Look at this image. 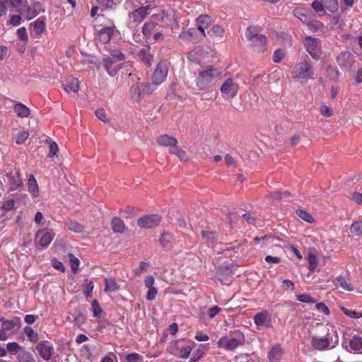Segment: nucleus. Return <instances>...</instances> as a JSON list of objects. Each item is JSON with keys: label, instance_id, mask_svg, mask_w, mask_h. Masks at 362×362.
Segmentation results:
<instances>
[{"label": "nucleus", "instance_id": "obj_55", "mask_svg": "<svg viewBox=\"0 0 362 362\" xmlns=\"http://www.w3.org/2000/svg\"><path fill=\"white\" fill-rule=\"evenodd\" d=\"M69 261H70L71 269L74 272H76L78 270V266H79V264H80L79 259L78 258H76L72 254H69Z\"/></svg>", "mask_w": 362, "mask_h": 362}, {"label": "nucleus", "instance_id": "obj_7", "mask_svg": "<svg viewBox=\"0 0 362 362\" xmlns=\"http://www.w3.org/2000/svg\"><path fill=\"white\" fill-rule=\"evenodd\" d=\"M168 73V65L165 62H160L158 64L155 71L152 76V83L151 88H153V90L156 88L158 85H160L166 78Z\"/></svg>", "mask_w": 362, "mask_h": 362}, {"label": "nucleus", "instance_id": "obj_37", "mask_svg": "<svg viewBox=\"0 0 362 362\" xmlns=\"http://www.w3.org/2000/svg\"><path fill=\"white\" fill-rule=\"evenodd\" d=\"M170 153L176 156L182 161H187L189 160L187 153L182 148L179 147L177 144H176L175 146L172 148Z\"/></svg>", "mask_w": 362, "mask_h": 362}, {"label": "nucleus", "instance_id": "obj_56", "mask_svg": "<svg viewBox=\"0 0 362 362\" xmlns=\"http://www.w3.org/2000/svg\"><path fill=\"white\" fill-rule=\"evenodd\" d=\"M204 354V350L203 348L200 347V348L197 349V350H195L193 352L192 356L189 360V362L197 361L198 359H199L200 358H202Z\"/></svg>", "mask_w": 362, "mask_h": 362}, {"label": "nucleus", "instance_id": "obj_27", "mask_svg": "<svg viewBox=\"0 0 362 362\" xmlns=\"http://www.w3.org/2000/svg\"><path fill=\"white\" fill-rule=\"evenodd\" d=\"M119 289V285L117 283L114 278L109 277L105 279V293H115Z\"/></svg>", "mask_w": 362, "mask_h": 362}, {"label": "nucleus", "instance_id": "obj_35", "mask_svg": "<svg viewBox=\"0 0 362 362\" xmlns=\"http://www.w3.org/2000/svg\"><path fill=\"white\" fill-rule=\"evenodd\" d=\"M296 215L303 221L308 223H313L315 221V219L314 217L310 214L308 211L303 210V209H297L296 211Z\"/></svg>", "mask_w": 362, "mask_h": 362}, {"label": "nucleus", "instance_id": "obj_46", "mask_svg": "<svg viewBox=\"0 0 362 362\" xmlns=\"http://www.w3.org/2000/svg\"><path fill=\"white\" fill-rule=\"evenodd\" d=\"M7 351L11 354H16L18 352L21 353L23 348L16 342H9L6 344Z\"/></svg>", "mask_w": 362, "mask_h": 362}, {"label": "nucleus", "instance_id": "obj_42", "mask_svg": "<svg viewBox=\"0 0 362 362\" xmlns=\"http://www.w3.org/2000/svg\"><path fill=\"white\" fill-rule=\"evenodd\" d=\"M66 226L69 230L76 233H81L83 230V225L74 220L67 221L66 222Z\"/></svg>", "mask_w": 362, "mask_h": 362}, {"label": "nucleus", "instance_id": "obj_60", "mask_svg": "<svg viewBox=\"0 0 362 362\" xmlns=\"http://www.w3.org/2000/svg\"><path fill=\"white\" fill-rule=\"evenodd\" d=\"M21 23V16L20 15H13L9 21L7 22L8 25L13 26L19 25Z\"/></svg>", "mask_w": 362, "mask_h": 362}, {"label": "nucleus", "instance_id": "obj_33", "mask_svg": "<svg viewBox=\"0 0 362 362\" xmlns=\"http://www.w3.org/2000/svg\"><path fill=\"white\" fill-rule=\"evenodd\" d=\"M29 136V134L27 131L17 130L13 132V139L18 144L24 143Z\"/></svg>", "mask_w": 362, "mask_h": 362}, {"label": "nucleus", "instance_id": "obj_39", "mask_svg": "<svg viewBox=\"0 0 362 362\" xmlns=\"http://www.w3.org/2000/svg\"><path fill=\"white\" fill-rule=\"evenodd\" d=\"M173 240V235L168 232H163L161 234L160 242L163 247H168L172 245Z\"/></svg>", "mask_w": 362, "mask_h": 362}, {"label": "nucleus", "instance_id": "obj_45", "mask_svg": "<svg viewBox=\"0 0 362 362\" xmlns=\"http://www.w3.org/2000/svg\"><path fill=\"white\" fill-rule=\"evenodd\" d=\"M350 230L354 235H362V220L354 222L351 226Z\"/></svg>", "mask_w": 362, "mask_h": 362}, {"label": "nucleus", "instance_id": "obj_8", "mask_svg": "<svg viewBox=\"0 0 362 362\" xmlns=\"http://www.w3.org/2000/svg\"><path fill=\"white\" fill-rule=\"evenodd\" d=\"M243 340L244 337L241 334L233 338L223 336L217 341V346L228 351H233L243 342Z\"/></svg>", "mask_w": 362, "mask_h": 362}, {"label": "nucleus", "instance_id": "obj_40", "mask_svg": "<svg viewBox=\"0 0 362 362\" xmlns=\"http://www.w3.org/2000/svg\"><path fill=\"white\" fill-rule=\"evenodd\" d=\"M350 349L354 351H362V339L359 337H354L349 342Z\"/></svg>", "mask_w": 362, "mask_h": 362}, {"label": "nucleus", "instance_id": "obj_47", "mask_svg": "<svg viewBox=\"0 0 362 362\" xmlns=\"http://www.w3.org/2000/svg\"><path fill=\"white\" fill-rule=\"evenodd\" d=\"M324 6L329 11L334 12L338 9L337 0H321Z\"/></svg>", "mask_w": 362, "mask_h": 362}, {"label": "nucleus", "instance_id": "obj_50", "mask_svg": "<svg viewBox=\"0 0 362 362\" xmlns=\"http://www.w3.org/2000/svg\"><path fill=\"white\" fill-rule=\"evenodd\" d=\"M18 358L20 362H35V360L33 358L32 355L30 353L26 352L25 351H23L21 353H19Z\"/></svg>", "mask_w": 362, "mask_h": 362}, {"label": "nucleus", "instance_id": "obj_26", "mask_svg": "<svg viewBox=\"0 0 362 362\" xmlns=\"http://www.w3.org/2000/svg\"><path fill=\"white\" fill-rule=\"evenodd\" d=\"M43 11L44 10L40 3H34L28 8L27 18L29 20L33 19Z\"/></svg>", "mask_w": 362, "mask_h": 362}, {"label": "nucleus", "instance_id": "obj_1", "mask_svg": "<svg viewBox=\"0 0 362 362\" xmlns=\"http://www.w3.org/2000/svg\"><path fill=\"white\" fill-rule=\"evenodd\" d=\"M291 77L297 83L305 84L309 80H314L317 77L315 68L311 62L302 60L298 62L291 71Z\"/></svg>", "mask_w": 362, "mask_h": 362}, {"label": "nucleus", "instance_id": "obj_59", "mask_svg": "<svg viewBox=\"0 0 362 362\" xmlns=\"http://www.w3.org/2000/svg\"><path fill=\"white\" fill-rule=\"evenodd\" d=\"M92 308L94 317H99L100 313H102V309L99 305V303L97 300H94L92 302Z\"/></svg>", "mask_w": 362, "mask_h": 362}, {"label": "nucleus", "instance_id": "obj_49", "mask_svg": "<svg viewBox=\"0 0 362 362\" xmlns=\"http://www.w3.org/2000/svg\"><path fill=\"white\" fill-rule=\"evenodd\" d=\"M202 236L203 239L206 240V242L212 243L216 239V234L212 231H202Z\"/></svg>", "mask_w": 362, "mask_h": 362}, {"label": "nucleus", "instance_id": "obj_52", "mask_svg": "<svg viewBox=\"0 0 362 362\" xmlns=\"http://www.w3.org/2000/svg\"><path fill=\"white\" fill-rule=\"evenodd\" d=\"M308 261L309 263V270L310 272H313L317 266V260L316 256L313 254H309Z\"/></svg>", "mask_w": 362, "mask_h": 362}, {"label": "nucleus", "instance_id": "obj_12", "mask_svg": "<svg viewBox=\"0 0 362 362\" xmlns=\"http://www.w3.org/2000/svg\"><path fill=\"white\" fill-rule=\"evenodd\" d=\"M153 88H151V84L136 83L131 87L132 97L134 100H139L141 95L151 93Z\"/></svg>", "mask_w": 362, "mask_h": 362}, {"label": "nucleus", "instance_id": "obj_25", "mask_svg": "<svg viewBox=\"0 0 362 362\" xmlns=\"http://www.w3.org/2000/svg\"><path fill=\"white\" fill-rule=\"evenodd\" d=\"M13 110L18 117H27L30 113V108L21 103H16L13 106Z\"/></svg>", "mask_w": 362, "mask_h": 362}, {"label": "nucleus", "instance_id": "obj_41", "mask_svg": "<svg viewBox=\"0 0 362 362\" xmlns=\"http://www.w3.org/2000/svg\"><path fill=\"white\" fill-rule=\"evenodd\" d=\"M261 34L259 33V28L255 26H250L247 28L245 32L246 38L249 40H255Z\"/></svg>", "mask_w": 362, "mask_h": 362}, {"label": "nucleus", "instance_id": "obj_9", "mask_svg": "<svg viewBox=\"0 0 362 362\" xmlns=\"http://www.w3.org/2000/svg\"><path fill=\"white\" fill-rule=\"evenodd\" d=\"M303 43L307 52L313 59H318L320 58L322 52L320 42L318 39L308 36L305 37Z\"/></svg>", "mask_w": 362, "mask_h": 362}, {"label": "nucleus", "instance_id": "obj_6", "mask_svg": "<svg viewBox=\"0 0 362 362\" xmlns=\"http://www.w3.org/2000/svg\"><path fill=\"white\" fill-rule=\"evenodd\" d=\"M194 344L193 341L178 340L171 343L170 347L175 346V349L171 351L175 355H178L182 358H187L189 357Z\"/></svg>", "mask_w": 362, "mask_h": 362}, {"label": "nucleus", "instance_id": "obj_5", "mask_svg": "<svg viewBox=\"0 0 362 362\" xmlns=\"http://www.w3.org/2000/svg\"><path fill=\"white\" fill-rule=\"evenodd\" d=\"M176 11L173 9H156V12L151 15V20L154 21L156 24L161 23L162 27H168L170 25V21H175V14Z\"/></svg>", "mask_w": 362, "mask_h": 362}, {"label": "nucleus", "instance_id": "obj_4", "mask_svg": "<svg viewBox=\"0 0 362 362\" xmlns=\"http://www.w3.org/2000/svg\"><path fill=\"white\" fill-rule=\"evenodd\" d=\"M239 78L237 76L226 78L220 88V92L225 99H232L238 93L240 86Z\"/></svg>", "mask_w": 362, "mask_h": 362}, {"label": "nucleus", "instance_id": "obj_38", "mask_svg": "<svg viewBox=\"0 0 362 362\" xmlns=\"http://www.w3.org/2000/svg\"><path fill=\"white\" fill-rule=\"evenodd\" d=\"M33 28L36 34L40 35L45 30V19L43 17L37 18L33 23Z\"/></svg>", "mask_w": 362, "mask_h": 362}, {"label": "nucleus", "instance_id": "obj_61", "mask_svg": "<svg viewBox=\"0 0 362 362\" xmlns=\"http://www.w3.org/2000/svg\"><path fill=\"white\" fill-rule=\"evenodd\" d=\"M15 322L13 320L3 321L1 327L8 333L15 327Z\"/></svg>", "mask_w": 362, "mask_h": 362}, {"label": "nucleus", "instance_id": "obj_30", "mask_svg": "<svg viewBox=\"0 0 362 362\" xmlns=\"http://www.w3.org/2000/svg\"><path fill=\"white\" fill-rule=\"evenodd\" d=\"M283 355V350L279 346H274L269 353L271 362H279Z\"/></svg>", "mask_w": 362, "mask_h": 362}, {"label": "nucleus", "instance_id": "obj_11", "mask_svg": "<svg viewBox=\"0 0 362 362\" xmlns=\"http://www.w3.org/2000/svg\"><path fill=\"white\" fill-rule=\"evenodd\" d=\"M137 7V8L129 14L130 20L136 24H139L144 20L150 9V6L148 5H139Z\"/></svg>", "mask_w": 362, "mask_h": 362}, {"label": "nucleus", "instance_id": "obj_20", "mask_svg": "<svg viewBox=\"0 0 362 362\" xmlns=\"http://www.w3.org/2000/svg\"><path fill=\"white\" fill-rule=\"evenodd\" d=\"M188 59L193 63L202 64L204 59V51L202 47H197L188 54Z\"/></svg>", "mask_w": 362, "mask_h": 362}, {"label": "nucleus", "instance_id": "obj_29", "mask_svg": "<svg viewBox=\"0 0 362 362\" xmlns=\"http://www.w3.org/2000/svg\"><path fill=\"white\" fill-rule=\"evenodd\" d=\"M28 191L31 193L33 197L39 196V187L35 176L31 174L29 175L28 181Z\"/></svg>", "mask_w": 362, "mask_h": 362}, {"label": "nucleus", "instance_id": "obj_63", "mask_svg": "<svg viewBox=\"0 0 362 362\" xmlns=\"http://www.w3.org/2000/svg\"><path fill=\"white\" fill-rule=\"evenodd\" d=\"M17 35L18 38L23 41L28 40L27 31L25 27H21L17 30Z\"/></svg>", "mask_w": 362, "mask_h": 362}, {"label": "nucleus", "instance_id": "obj_24", "mask_svg": "<svg viewBox=\"0 0 362 362\" xmlns=\"http://www.w3.org/2000/svg\"><path fill=\"white\" fill-rule=\"evenodd\" d=\"M266 37L263 35H259L255 40L250 41L251 46L254 47L256 52H263L265 50Z\"/></svg>", "mask_w": 362, "mask_h": 362}, {"label": "nucleus", "instance_id": "obj_3", "mask_svg": "<svg viewBox=\"0 0 362 362\" xmlns=\"http://www.w3.org/2000/svg\"><path fill=\"white\" fill-rule=\"evenodd\" d=\"M338 344V336L335 333H328L324 337L312 336L310 344L316 350L332 349Z\"/></svg>", "mask_w": 362, "mask_h": 362}, {"label": "nucleus", "instance_id": "obj_43", "mask_svg": "<svg viewBox=\"0 0 362 362\" xmlns=\"http://www.w3.org/2000/svg\"><path fill=\"white\" fill-rule=\"evenodd\" d=\"M293 15L299 19L302 23H306L310 19L307 16L305 11L302 8H296L293 10Z\"/></svg>", "mask_w": 362, "mask_h": 362}, {"label": "nucleus", "instance_id": "obj_32", "mask_svg": "<svg viewBox=\"0 0 362 362\" xmlns=\"http://www.w3.org/2000/svg\"><path fill=\"white\" fill-rule=\"evenodd\" d=\"M156 25V23L154 21L151 20V18L150 19V21L146 22L144 24L142 28V33L146 38L149 37L151 35L152 32L154 30Z\"/></svg>", "mask_w": 362, "mask_h": 362}, {"label": "nucleus", "instance_id": "obj_54", "mask_svg": "<svg viewBox=\"0 0 362 362\" xmlns=\"http://www.w3.org/2000/svg\"><path fill=\"white\" fill-rule=\"evenodd\" d=\"M49 144V152L48 157L52 158L57 154L59 151L58 145L55 141L51 140H47Z\"/></svg>", "mask_w": 362, "mask_h": 362}, {"label": "nucleus", "instance_id": "obj_57", "mask_svg": "<svg viewBox=\"0 0 362 362\" xmlns=\"http://www.w3.org/2000/svg\"><path fill=\"white\" fill-rule=\"evenodd\" d=\"M320 112L321 115L325 117H329L332 115L333 113L332 110L325 105H322L320 106Z\"/></svg>", "mask_w": 362, "mask_h": 362}, {"label": "nucleus", "instance_id": "obj_34", "mask_svg": "<svg viewBox=\"0 0 362 362\" xmlns=\"http://www.w3.org/2000/svg\"><path fill=\"white\" fill-rule=\"evenodd\" d=\"M112 228L114 232L121 233L124 231L125 225L124 221L117 217H115L112 221Z\"/></svg>", "mask_w": 362, "mask_h": 362}, {"label": "nucleus", "instance_id": "obj_22", "mask_svg": "<svg viewBox=\"0 0 362 362\" xmlns=\"http://www.w3.org/2000/svg\"><path fill=\"white\" fill-rule=\"evenodd\" d=\"M197 28L205 36V29H206L211 23V17L208 15H200L196 20Z\"/></svg>", "mask_w": 362, "mask_h": 362}, {"label": "nucleus", "instance_id": "obj_31", "mask_svg": "<svg viewBox=\"0 0 362 362\" xmlns=\"http://www.w3.org/2000/svg\"><path fill=\"white\" fill-rule=\"evenodd\" d=\"M139 57L141 61L146 65L151 66L153 62V56L149 52V48H143L139 51Z\"/></svg>", "mask_w": 362, "mask_h": 362}, {"label": "nucleus", "instance_id": "obj_10", "mask_svg": "<svg viewBox=\"0 0 362 362\" xmlns=\"http://www.w3.org/2000/svg\"><path fill=\"white\" fill-rule=\"evenodd\" d=\"M160 217L158 214L144 216L137 220L139 226L143 228H151L158 225Z\"/></svg>", "mask_w": 362, "mask_h": 362}, {"label": "nucleus", "instance_id": "obj_64", "mask_svg": "<svg viewBox=\"0 0 362 362\" xmlns=\"http://www.w3.org/2000/svg\"><path fill=\"white\" fill-rule=\"evenodd\" d=\"M141 358V356L136 353H131L126 356V359L128 362H137Z\"/></svg>", "mask_w": 362, "mask_h": 362}, {"label": "nucleus", "instance_id": "obj_51", "mask_svg": "<svg viewBox=\"0 0 362 362\" xmlns=\"http://www.w3.org/2000/svg\"><path fill=\"white\" fill-rule=\"evenodd\" d=\"M296 298L298 301L305 303H315L316 300L311 298L309 294L303 293L300 294L296 296Z\"/></svg>", "mask_w": 362, "mask_h": 362}, {"label": "nucleus", "instance_id": "obj_53", "mask_svg": "<svg viewBox=\"0 0 362 362\" xmlns=\"http://www.w3.org/2000/svg\"><path fill=\"white\" fill-rule=\"evenodd\" d=\"M343 313L346 315L354 319H359L362 317V313L356 312L346 308H342Z\"/></svg>", "mask_w": 362, "mask_h": 362}, {"label": "nucleus", "instance_id": "obj_18", "mask_svg": "<svg viewBox=\"0 0 362 362\" xmlns=\"http://www.w3.org/2000/svg\"><path fill=\"white\" fill-rule=\"evenodd\" d=\"M337 61L341 67L349 68L354 62V57L349 52H342L338 55Z\"/></svg>", "mask_w": 362, "mask_h": 362}, {"label": "nucleus", "instance_id": "obj_48", "mask_svg": "<svg viewBox=\"0 0 362 362\" xmlns=\"http://www.w3.org/2000/svg\"><path fill=\"white\" fill-rule=\"evenodd\" d=\"M24 333L30 341L36 342L37 341V334L30 327H25L24 328Z\"/></svg>", "mask_w": 362, "mask_h": 362}, {"label": "nucleus", "instance_id": "obj_62", "mask_svg": "<svg viewBox=\"0 0 362 362\" xmlns=\"http://www.w3.org/2000/svg\"><path fill=\"white\" fill-rule=\"evenodd\" d=\"M316 309L321 313L328 315L329 314V310L328 307L323 303H316Z\"/></svg>", "mask_w": 362, "mask_h": 362}, {"label": "nucleus", "instance_id": "obj_28", "mask_svg": "<svg viewBox=\"0 0 362 362\" xmlns=\"http://www.w3.org/2000/svg\"><path fill=\"white\" fill-rule=\"evenodd\" d=\"M333 284L336 287H341L345 291H351L353 288L350 284L349 279L344 276H339L336 279H334Z\"/></svg>", "mask_w": 362, "mask_h": 362}, {"label": "nucleus", "instance_id": "obj_21", "mask_svg": "<svg viewBox=\"0 0 362 362\" xmlns=\"http://www.w3.org/2000/svg\"><path fill=\"white\" fill-rule=\"evenodd\" d=\"M64 90L70 93L71 92L76 93L79 89V81L76 78L69 76L66 78V83L63 84Z\"/></svg>", "mask_w": 362, "mask_h": 362}, {"label": "nucleus", "instance_id": "obj_2", "mask_svg": "<svg viewBox=\"0 0 362 362\" xmlns=\"http://www.w3.org/2000/svg\"><path fill=\"white\" fill-rule=\"evenodd\" d=\"M220 69L209 66L200 71L196 78V85L199 90H206L214 86L221 76Z\"/></svg>", "mask_w": 362, "mask_h": 362}, {"label": "nucleus", "instance_id": "obj_15", "mask_svg": "<svg viewBox=\"0 0 362 362\" xmlns=\"http://www.w3.org/2000/svg\"><path fill=\"white\" fill-rule=\"evenodd\" d=\"M254 322L258 329L262 327H269L272 326L271 316L266 310L257 313L254 316Z\"/></svg>", "mask_w": 362, "mask_h": 362}, {"label": "nucleus", "instance_id": "obj_19", "mask_svg": "<svg viewBox=\"0 0 362 362\" xmlns=\"http://www.w3.org/2000/svg\"><path fill=\"white\" fill-rule=\"evenodd\" d=\"M157 142L160 146L168 147L169 152L177 144V140L175 137L167 134L160 136L157 139Z\"/></svg>", "mask_w": 362, "mask_h": 362}, {"label": "nucleus", "instance_id": "obj_23", "mask_svg": "<svg viewBox=\"0 0 362 362\" xmlns=\"http://www.w3.org/2000/svg\"><path fill=\"white\" fill-rule=\"evenodd\" d=\"M113 33V27H104L98 32V37L102 43L106 44L110 40Z\"/></svg>", "mask_w": 362, "mask_h": 362}, {"label": "nucleus", "instance_id": "obj_17", "mask_svg": "<svg viewBox=\"0 0 362 362\" xmlns=\"http://www.w3.org/2000/svg\"><path fill=\"white\" fill-rule=\"evenodd\" d=\"M103 64L107 73L110 76H115L121 69L120 64L112 57H105L103 59Z\"/></svg>", "mask_w": 362, "mask_h": 362}, {"label": "nucleus", "instance_id": "obj_13", "mask_svg": "<svg viewBox=\"0 0 362 362\" xmlns=\"http://www.w3.org/2000/svg\"><path fill=\"white\" fill-rule=\"evenodd\" d=\"M54 233L52 231H48L45 229L37 230L36 233V239L39 245L43 248H46L51 243L54 238Z\"/></svg>", "mask_w": 362, "mask_h": 362}, {"label": "nucleus", "instance_id": "obj_58", "mask_svg": "<svg viewBox=\"0 0 362 362\" xmlns=\"http://www.w3.org/2000/svg\"><path fill=\"white\" fill-rule=\"evenodd\" d=\"M158 294V288L156 287L148 288L146 298L148 300H153Z\"/></svg>", "mask_w": 362, "mask_h": 362}, {"label": "nucleus", "instance_id": "obj_36", "mask_svg": "<svg viewBox=\"0 0 362 362\" xmlns=\"http://www.w3.org/2000/svg\"><path fill=\"white\" fill-rule=\"evenodd\" d=\"M196 32L197 31L195 28L184 30L179 35V38L185 41H193Z\"/></svg>", "mask_w": 362, "mask_h": 362}, {"label": "nucleus", "instance_id": "obj_16", "mask_svg": "<svg viewBox=\"0 0 362 362\" xmlns=\"http://www.w3.org/2000/svg\"><path fill=\"white\" fill-rule=\"evenodd\" d=\"M36 349L40 356L46 361L49 360L54 352L52 345L47 341H41L37 344Z\"/></svg>", "mask_w": 362, "mask_h": 362}, {"label": "nucleus", "instance_id": "obj_44", "mask_svg": "<svg viewBox=\"0 0 362 362\" xmlns=\"http://www.w3.org/2000/svg\"><path fill=\"white\" fill-rule=\"evenodd\" d=\"M308 26V28L310 29V30L313 32H316L322 28H323L324 25L321 22L318 21H313L309 19L308 22L305 23Z\"/></svg>", "mask_w": 362, "mask_h": 362}, {"label": "nucleus", "instance_id": "obj_14", "mask_svg": "<svg viewBox=\"0 0 362 362\" xmlns=\"http://www.w3.org/2000/svg\"><path fill=\"white\" fill-rule=\"evenodd\" d=\"M6 177L11 190H16L23 185V180L18 170H12L7 174Z\"/></svg>", "mask_w": 362, "mask_h": 362}]
</instances>
